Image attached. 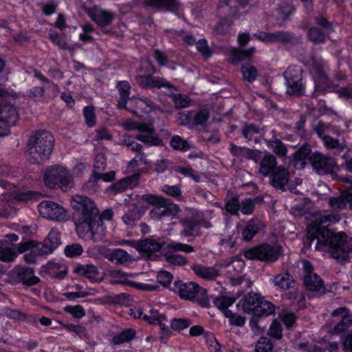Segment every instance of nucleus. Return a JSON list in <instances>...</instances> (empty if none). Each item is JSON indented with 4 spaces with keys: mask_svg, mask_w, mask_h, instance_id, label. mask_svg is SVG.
Wrapping results in <instances>:
<instances>
[{
    "mask_svg": "<svg viewBox=\"0 0 352 352\" xmlns=\"http://www.w3.org/2000/svg\"><path fill=\"white\" fill-rule=\"evenodd\" d=\"M136 202H133L129 204L127 210L122 217L123 221L126 225L132 226L134 222L138 221L140 218V214L138 210Z\"/></svg>",
    "mask_w": 352,
    "mask_h": 352,
    "instance_id": "nucleus-35",
    "label": "nucleus"
},
{
    "mask_svg": "<svg viewBox=\"0 0 352 352\" xmlns=\"http://www.w3.org/2000/svg\"><path fill=\"white\" fill-rule=\"evenodd\" d=\"M302 267L305 273L304 283L306 287L311 291H319L322 289V279L312 272V265L307 261H302Z\"/></svg>",
    "mask_w": 352,
    "mask_h": 352,
    "instance_id": "nucleus-14",
    "label": "nucleus"
},
{
    "mask_svg": "<svg viewBox=\"0 0 352 352\" xmlns=\"http://www.w3.org/2000/svg\"><path fill=\"white\" fill-rule=\"evenodd\" d=\"M254 51L255 49L254 47H251L244 51L233 49L230 51V58L233 63L244 60L251 57L254 53Z\"/></svg>",
    "mask_w": 352,
    "mask_h": 352,
    "instance_id": "nucleus-40",
    "label": "nucleus"
},
{
    "mask_svg": "<svg viewBox=\"0 0 352 352\" xmlns=\"http://www.w3.org/2000/svg\"><path fill=\"white\" fill-rule=\"evenodd\" d=\"M157 279L160 284L167 287L173 280V275L167 271H161L157 274Z\"/></svg>",
    "mask_w": 352,
    "mask_h": 352,
    "instance_id": "nucleus-60",
    "label": "nucleus"
},
{
    "mask_svg": "<svg viewBox=\"0 0 352 352\" xmlns=\"http://www.w3.org/2000/svg\"><path fill=\"white\" fill-rule=\"evenodd\" d=\"M148 118L153 119V116H148ZM122 126L126 131L138 130L139 134L135 135V138L148 146H157L162 143L150 121L148 123H137L131 120H126L123 122Z\"/></svg>",
    "mask_w": 352,
    "mask_h": 352,
    "instance_id": "nucleus-4",
    "label": "nucleus"
},
{
    "mask_svg": "<svg viewBox=\"0 0 352 352\" xmlns=\"http://www.w3.org/2000/svg\"><path fill=\"white\" fill-rule=\"evenodd\" d=\"M138 175H133L130 177H126L120 179L119 182L116 183L112 190L116 192H121L128 188H133L138 185Z\"/></svg>",
    "mask_w": 352,
    "mask_h": 352,
    "instance_id": "nucleus-30",
    "label": "nucleus"
},
{
    "mask_svg": "<svg viewBox=\"0 0 352 352\" xmlns=\"http://www.w3.org/2000/svg\"><path fill=\"white\" fill-rule=\"evenodd\" d=\"M316 74L314 76V80L316 82V89H320L324 88L328 83V78L327 75L319 69H316Z\"/></svg>",
    "mask_w": 352,
    "mask_h": 352,
    "instance_id": "nucleus-50",
    "label": "nucleus"
},
{
    "mask_svg": "<svg viewBox=\"0 0 352 352\" xmlns=\"http://www.w3.org/2000/svg\"><path fill=\"white\" fill-rule=\"evenodd\" d=\"M254 208V202L251 199H247L241 201V203H239V210H241L243 214H251Z\"/></svg>",
    "mask_w": 352,
    "mask_h": 352,
    "instance_id": "nucleus-64",
    "label": "nucleus"
},
{
    "mask_svg": "<svg viewBox=\"0 0 352 352\" xmlns=\"http://www.w3.org/2000/svg\"><path fill=\"white\" fill-rule=\"evenodd\" d=\"M135 198L138 199L137 204H140L141 201H145L149 204L155 205L162 203V198L161 197H157L153 195H144L142 197L135 195Z\"/></svg>",
    "mask_w": 352,
    "mask_h": 352,
    "instance_id": "nucleus-51",
    "label": "nucleus"
},
{
    "mask_svg": "<svg viewBox=\"0 0 352 352\" xmlns=\"http://www.w3.org/2000/svg\"><path fill=\"white\" fill-rule=\"evenodd\" d=\"M117 87L119 91V94L120 96V100L118 102V107L120 108H127L129 109V107H126V104L127 103V98L129 96L130 91V85L126 81H122L118 84Z\"/></svg>",
    "mask_w": 352,
    "mask_h": 352,
    "instance_id": "nucleus-38",
    "label": "nucleus"
},
{
    "mask_svg": "<svg viewBox=\"0 0 352 352\" xmlns=\"http://www.w3.org/2000/svg\"><path fill=\"white\" fill-rule=\"evenodd\" d=\"M71 205L75 210L73 219L79 237L95 242L102 241L106 234L102 219H111L112 210H105L100 216L95 204L89 198L78 195L72 197Z\"/></svg>",
    "mask_w": 352,
    "mask_h": 352,
    "instance_id": "nucleus-1",
    "label": "nucleus"
},
{
    "mask_svg": "<svg viewBox=\"0 0 352 352\" xmlns=\"http://www.w3.org/2000/svg\"><path fill=\"white\" fill-rule=\"evenodd\" d=\"M133 276L134 274H128L120 270L110 272V280L113 283L126 285L144 291H153L157 288V285L155 284L134 282L131 279Z\"/></svg>",
    "mask_w": 352,
    "mask_h": 352,
    "instance_id": "nucleus-10",
    "label": "nucleus"
},
{
    "mask_svg": "<svg viewBox=\"0 0 352 352\" xmlns=\"http://www.w3.org/2000/svg\"><path fill=\"white\" fill-rule=\"evenodd\" d=\"M89 15L93 21L101 27L109 25L116 16L113 12L98 8H94L91 10Z\"/></svg>",
    "mask_w": 352,
    "mask_h": 352,
    "instance_id": "nucleus-17",
    "label": "nucleus"
},
{
    "mask_svg": "<svg viewBox=\"0 0 352 352\" xmlns=\"http://www.w3.org/2000/svg\"><path fill=\"white\" fill-rule=\"evenodd\" d=\"M289 180V173L287 169L278 167L272 175L271 182L275 188H281L287 184Z\"/></svg>",
    "mask_w": 352,
    "mask_h": 352,
    "instance_id": "nucleus-29",
    "label": "nucleus"
},
{
    "mask_svg": "<svg viewBox=\"0 0 352 352\" xmlns=\"http://www.w3.org/2000/svg\"><path fill=\"white\" fill-rule=\"evenodd\" d=\"M131 315L135 318H142L144 320L148 322L150 324H157L160 325L162 330L168 329L167 319L163 314H160L155 309L150 310V316L145 314L142 312V310L139 308L131 309Z\"/></svg>",
    "mask_w": 352,
    "mask_h": 352,
    "instance_id": "nucleus-12",
    "label": "nucleus"
},
{
    "mask_svg": "<svg viewBox=\"0 0 352 352\" xmlns=\"http://www.w3.org/2000/svg\"><path fill=\"white\" fill-rule=\"evenodd\" d=\"M172 98L177 108H185L190 105V100L186 95L175 94Z\"/></svg>",
    "mask_w": 352,
    "mask_h": 352,
    "instance_id": "nucleus-58",
    "label": "nucleus"
},
{
    "mask_svg": "<svg viewBox=\"0 0 352 352\" xmlns=\"http://www.w3.org/2000/svg\"><path fill=\"white\" fill-rule=\"evenodd\" d=\"M267 145L278 155L283 156L287 153V148L280 141H270L268 142Z\"/></svg>",
    "mask_w": 352,
    "mask_h": 352,
    "instance_id": "nucleus-57",
    "label": "nucleus"
},
{
    "mask_svg": "<svg viewBox=\"0 0 352 352\" xmlns=\"http://www.w3.org/2000/svg\"><path fill=\"white\" fill-rule=\"evenodd\" d=\"M128 104L135 106L133 111L141 118H144L146 114L155 113L156 111L153 103L147 98H130Z\"/></svg>",
    "mask_w": 352,
    "mask_h": 352,
    "instance_id": "nucleus-16",
    "label": "nucleus"
},
{
    "mask_svg": "<svg viewBox=\"0 0 352 352\" xmlns=\"http://www.w3.org/2000/svg\"><path fill=\"white\" fill-rule=\"evenodd\" d=\"M76 274L84 276L92 282H97L102 280V275L97 267L92 264L76 265L74 268Z\"/></svg>",
    "mask_w": 352,
    "mask_h": 352,
    "instance_id": "nucleus-20",
    "label": "nucleus"
},
{
    "mask_svg": "<svg viewBox=\"0 0 352 352\" xmlns=\"http://www.w3.org/2000/svg\"><path fill=\"white\" fill-rule=\"evenodd\" d=\"M38 210L41 216L45 219L56 221H63L67 219L66 210L56 202L43 201L38 206Z\"/></svg>",
    "mask_w": 352,
    "mask_h": 352,
    "instance_id": "nucleus-9",
    "label": "nucleus"
},
{
    "mask_svg": "<svg viewBox=\"0 0 352 352\" xmlns=\"http://www.w3.org/2000/svg\"><path fill=\"white\" fill-rule=\"evenodd\" d=\"M173 290L182 298L192 300L197 294L199 286L194 282L182 283V281H175Z\"/></svg>",
    "mask_w": 352,
    "mask_h": 352,
    "instance_id": "nucleus-15",
    "label": "nucleus"
},
{
    "mask_svg": "<svg viewBox=\"0 0 352 352\" xmlns=\"http://www.w3.org/2000/svg\"><path fill=\"white\" fill-rule=\"evenodd\" d=\"M170 144L173 149L182 151H187L190 147L188 142L183 140L179 135L173 136L170 140Z\"/></svg>",
    "mask_w": 352,
    "mask_h": 352,
    "instance_id": "nucleus-46",
    "label": "nucleus"
},
{
    "mask_svg": "<svg viewBox=\"0 0 352 352\" xmlns=\"http://www.w3.org/2000/svg\"><path fill=\"white\" fill-rule=\"evenodd\" d=\"M235 299L232 297L221 296L216 298L214 304L219 309L223 311L225 315V311L229 310L228 307L234 304Z\"/></svg>",
    "mask_w": 352,
    "mask_h": 352,
    "instance_id": "nucleus-43",
    "label": "nucleus"
},
{
    "mask_svg": "<svg viewBox=\"0 0 352 352\" xmlns=\"http://www.w3.org/2000/svg\"><path fill=\"white\" fill-rule=\"evenodd\" d=\"M54 138L46 131L36 133L30 140L25 153L31 163H40L48 158L53 149Z\"/></svg>",
    "mask_w": 352,
    "mask_h": 352,
    "instance_id": "nucleus-3",
    "label": "nucleus"
},
{
    "mask_svg": "<svg viewBox=\"0 0 352 352\" xmlns=\"http://www.w3.org/2000/svg\"><path fill=\"white\" fill-rule=\"evenodd\" d=\"M287 92L290 95H300L303 93L301 80H295L293 83H287Z\"/></svg>",
    "mask_w": 352,
    "mask_h": 352,
    "instance_id": "nucleus-54",
    "label": "nucleus"
},
{
    "mask_svg": "<svg viewBox=\"0 0 352 352\" xmlns=\"http://www.w3.org/2000/svg\"><path fill=\"white\" fill-rule=\"evenodd\" d=\"M246 311H252L256 316H268L274 311V305L269 301L261 300H258L256 305H251Z\"/></svg>",
    "mask_w": 352,
    "mask_h": 352,
    "instance_id": "nucleus-26",
    "label": "nucleus"
},
{
    "mask_svg": "<svg viewBox=\"0 0 352 352\" xmlns=\"http://www.w3.org/2000/svg\"><path fill=\"white\" fill-rule=\"evenodd\" d=\"M224 316L229 319V323L231 325L243 326L245 322L244 317L234 314L230 310H226Z\"/></svg>",
    "mask_w": 352,
    "mask_h": 352,
    "instance_id": "nucleus-49",
    "label": "nucleus"
},
{
    "mask_svg": "<svg viewBox=\"0 0 352 352\" xmlns=\"http://www.w3.org/2000/svg\"><path fill=\"white\" fill-rule=\"evenodd\" d=\"M18 253L12 245L6 241H0V260L3 262H12L17 256Z\"/></svg>",
    "mask_w": 352,
    "mask_h": 352,
    "instance_id": "nucleus-32",
    "label": "nucleus"
},
{
    "mask_svg": "<svg viewBox=\"0 0 352 352\" xmlns=\"http://www.w3.org/2000/svg\"><path fill=\"white\" fill-rule=\"evenodd\" d=\"M281 252L282 248L279 245L263 244L245 250L244 256L248 259H256L258 261L273 263L277 261L281 254Z\"/></svg>",
    "mask_w": 352,
    "mask_h": 352,
    "instance_id": "nucleus-6",
    "label": "nucleus"
},
{
    "mask_svg": "<svg viewBox=\"0 0 352 352\" xmlns=\"http://www.w3.org/2000/svg\"><path fill=\"white\" fill-rule=\"evenodd\" d=\"M241 72L243 78L248 81H253L257 76V71L256 68L250 65H246L242 67Z\"/></svg>",
    "mask_w": 352,
    "mask_h": 352,
    "instance_id": "nucleus-53",
    "label": "nucleus"
},
{
    "mask_svg": "<svg viewBox=\"0 0 352 352\" xmlns=\"http://www.w3.org/2000/svg\"><path fill=\"white\" fill-rule=\"evenodd\" d=\"M332 316L341 317V320L334 328L335 331L337 333L344 331L352 323V316L349 314L348 310L344 307H340L334 310Z\"/></svg>",
    "mask_w": 352,
    "mask_h": 352,
    "instance_id": "nucleus-25",
    "label": "nucleus"
},
{
    "mask_svg": "<svg viewBox=\"0 0 352 352\" xmlns=\"http://www.w3.org/2000/svg\"><path fill=\"white\" fill-rule=\"evenodd\" d=\"M309 155V149L307 148H301L298 151H296L294 154V160L296 164H298L301 166H304L305 164V160L308 157Z\"/></svg>",
    "mask_w": 352,
    "mask_h": 352,
    "instance_id": "nucleus-56",
    "label": "nucleus"
},
{
    "mask_svg": "<svg viewBox=\"0 0 352 352\" xmlns=\"http://www.w3.org/2000/svg\"><path fill=\"white\" fill-rule=\"evenodd\" d=\"M254 36L263 42H285L289 38V34L280 32L276 33L259 32Z\"/></svg>",
    "mask_w": 352,
    "mask_h": 352,
    "instance_id": "nucleus-34",
    "label": "nucleus"
},
{
    "mask_svg": "<svg viewBox=\"0 0 352 352\" xmlns=\"http://www.w3.org/2000/svg\"><path fill=\"white\" fill-rule=\"evenodd\" d=\"M137 81L142 87L160 88L164 87L168 89H175V87L166 80L158 77H152L150 75L138 76Z\"/></svg>",
    "mask_w": 352,
    "mask_h": 352,
    "instance_id": "nucleus-19",
    "label": "nucleus"
},
{
    "mask_svg": "<svg viewBox=\"0 0 352 352\" xmlns=\"http://www.w3.org/2000/svg\"><path fill=\"white\" fill-rule=\"evenodd\" d=\"M206 342L208 349L210 352H219L221 346L217 341L214 336L212 333H208L206 336Z\"/></svg>",
    "mask_w": 352,
    "mask_h": 352,
    "instance_id": "nucleus-63",
    "label": "nucleus"
},
{
    "mask_svg": "<svg viewBox=\"0 0 352 352\" xmlns=\"http://www.w3.org/2000/svg\"><path fill=\"white\" fill-rule=\"evenodd\" d=\"M287 83H293L295 80H302V69L296 66H291L284 73Z\"/></svg>",
    "mask_w": 352,
    "mask_h": 352,
    "instance_id": "nucleus-41",
    "label": "nucleus"
},
{
    "mask_svg": "<svg viewBox=\"0 0 352 352\" xmlns=\"http://www.w3.org/2000/svg\"><path fill=\"white\" fill-rule=\"evenodd\" d=\"M19 119L16 108L10 104H0V136L9 134V128L14 126Z\"/></svg>",
    "mask_w": 352,
    "mask_h": 352,
    "instance_id": "nucleus-8",
    "label": "nucleus"
},
{
    "mask_svg": "<svg viewBox=\"0 0 352 352\" xmlns=\"http://www.w3.org/2000/svg\"><path fill=\"white\" fill-rule=\"evenodd\" d=\"M308 236L317 239L316 250L328 251L337 260H345L349 252L352 251V239L346 240L342 232L333 234L329 230L320 229L316 223L310 226Z\"/></svg>",
    "mask_w": 352,
    "mask_h": 352,
    "instance_id": "nucleus-2",
    "label": "nucleus"
},
{
    "mask_svg": "<svg viewBox=\"0 0 352 352\" xmlns=\"http://www.w3.org/2000/svg\"><path fill=\"white\" fill-rule=\"evenodd\" d=\"M310 161L314 168L318 173H335L340 170L333 158L319 153H314L310 157Z\"/></svg>",
    "mask_w": 352,
    "mask_h": 352,
    "instance_id": "nucleus-11",
    "label": "nucleus"
},
{
    "mask_svg": "<svg viewBox=\"0 0 352 352\" xmlns=\"http://www.w3.org/2000/svg\"><path fill=\"white\" fill-rule=\"evenodd\" d=\"M277 168L276 158L272 155H265L261 161L259 173L266 177L273 173Z\"/></svg>",
    "mask_w": 352,
    "mask_h": 352,
    "instance_id": "nucleus-27",
    "label": "nucleus"
},
{
    "mask_svg": "<svg viewBox=\"0 0 352 352\" xmlns=\"http://www.w3.org/2000/svg\"><path fill=\"white\" fill-rule=\"evenodd\" d=\"M179 212V208L175 204H168L167 206H157L153 208L150 212L151 217L155 219H165L168 217H175Z\"/></svg>",
    "mask_w": 352,
    "mask_h": 352,
    "instance_id": "nucleus-23",
    "label": "nucleus"
},
{
    "mask_svg": "<svg viewBox=\"0 0 352 352\" xmlns=\"http://www.w3.org/2000/svg\"><path fill=\"white\" fill-rule=\"evenodd\" d=\"M184 229L182 234L185 236H195L200 234L201 228L199 222L186 221L184 223Z\"/></svg>",
    "mask_w": 352,
    "mask_h": 352,
    "instance_id": "nucleus-42",
    "label": "nucleus"
},
{
    "mask_svg": "<svg viewBox=\"0 0 352 352\" xmlns=\"http://www.w3.org/2000/svg\"><path fill=\"white\" fill-rule=\"evenodd\" d=\"M274 286L285 289L291 287L294 284V280L288 273H280L276 276L272 280Z\"/></svg>",
    "mask_w": 352,
    "mask_h": 352,
    "instance_id": "nucleus-37",
    "label": "nucleus"
},
{
    "mask_svg": "<svg viewBox=\"0 0 352 352\" xmlns=\"http://www.w3.org/2000/svg\"><path fill=\"white\" fill-rule=\"evenodd\" d=\"M193 272L197 276L206 279L212 280L219 275V271L214 267H207L201 265H194L192 267Z\"/></svg>",
    "mask_w": 352,
    "mask_h": 352,
    "instance_id": "nucleus-28",
    "label": "nucleus"
},
{
    "mask_svg": "<svg viewBox=\"0 0 352 352\" xmlns=\"http://www.w3.org/2000/svg\"><path fill=\"white\" fill-rule=\"evenodd\" d=\"M135 336V332L131 329H127L120 333L118 336L114 338L116 344L122 343L131 340Z\"/></svg>",
    "mask_w": 352,
    "mask_h": 352,
    "instance_id": "nucleus-62",
    "label": "nucleus"
},
{
    "mask_svg": "<svg viewBox=\"0 0 352 352\" xmlns=\"http://www.w3.org/2000/svg\"><path fill=\"white\" fill-rule=\"evenodd\" d=\"M149 162L146 156L143 153H138L131 161L129 162V168H135L142 165H148Z\"/></svg>",
    "mask_w": 352,
    "mask_h": 352,
    "instance_id": "nucleus-47",
    "label": "nucleus"
},
{
    "mask_svg": "<svg viewBox=\"0 0 352 352\" xmlns=\"http://www.w3.org/2000/svg\"><path fill=\"white\" fill-rule=\"evenodd\" d=\"M272 344L271 341L266 338H262L256 344V352H272Z\"/></svg>",
    "mask_w": 352,
    "mask_h": 352,
    "instance_id": "nucleus-55",
    "label": "nucleus"
},
{
    "mask_svg": "<svg viewBox=\"0 0 352 352\" xmlns=\"http://www.w3.org/2000/svg\"><path fill=\"white\" fill-rule=\"evenodd\" d=\"M10 274L13 278H16L18 281L29 286L36 285L40 280L39 278L34 275V270L32 268L21 265L14 267L10 272Z\"/></svg>",
    "mask_w": 352,
    "mask_h": 352,
    "instance_id": "nucleus-13",
    "label": "nucleus"
},
{
    "mask_svg": "<svg viewBox=\"0 0 352 352\" xmlns=\"http://www.w3.org/2000/svg\"><path fill=\"white\" fill-rule=\"evenodd\" d=\"M45 184L50 188L58 187L64 191L74 186V180L66 168L62 166L51 167L45 171Z\"/></svg>",
    "mask_w": 352,
    "mask_h": 352,
    "instance_id": "nucleus-5",
    "label": "nucleus"
},
{
    "mask_svg": "<svg viewBox=\"0 0 352 352\" xmlns=\"http://www.w3.org/2000/svg\"><path fill=\"white\" fill-rule=\"evenodd\" d=\"M265 225L259 219H252L247 222L241 231L242 238L245 241H250L256 233L262 230Z\"/></svg>",
    "mask_w": 352,
    "mask_h": 352,
    "instance_id": "nucleus-22",
    "label": "nucleus"
},
{
    "mask_svg": "<svg viewBox=\"0 0 352 352\" xmlns=\"http://www.w3.org/2000/svg\"><path fill=\"white\" fill-rule=\"evenodd\" d=\"M60 244V236L59 232L52 229L44 241L42 248H37L41 254L52 253Z\"/></svg>",
    "mask_w": 352,
    "mask_h": 352,
    "instance_id": "nucleus-21",
    "label": "nucleus"
},
{
    "mask_svg": "<svg viewBox=\"0 0 352 352\" xmlns=\"http://www.w3.org/2000/svg\"><path fill=\"white\" fill-rule=\"evenodd\" d=\"M340 217L339 214H333L331 212H324L322 214H320V217L316 218L310 224V226L308 227L307 232H309V229L310 226H311L315 223H316L318 225V227L320 229H323V228H324V229L327 230L326 228L327 226H329L331 225L332 223H335L336 222H338L340 221ZM307 239L310 242L309 245H311V243L314 242V241H316V245H317V242L318 241H317L316 239H311V238H309V236H307ZM316 246V245H315V247Z\"/></svg>",
    "mask_w": 352,
    "mask_h": 352,
    "instance_id": "nucleus-18",
    "label": "nucleus"
},
{
    "mask_svg": "<svg viewBox=\"0 0 352 352\" xmlns=\"http://www.w3.org/2000/svg\"><path fill=\"white\" fill-rule=\"evenodd\" d=\"M37 197V194L34 192L28 190L22 192L14 195V199L19 201L27 202L31 200H34Z\"/></svg>",
    "mask_w": 352,
    "mask_h": 352,
    "instance_id": "nucleus-61",
    "label": "nucleus"
},
{
    "mask_svg": "<svg viewBox=\"0 0 352 352\" xmlns=\"http://www.w3.org/2000/svg\"><path fill=\"white\" fill-rule=\"evenodd\" d=\"M109 259L116 264H123L133 260V258L122 249H116L109 255Z\"/></svg>",
    "mask_w": 352,
    "mask_h": 352,
    "instance_id": "nucleus-39",
    "label": "nucleus"
},
{
    "mask_svg": "<svg viewBox=\"0 0 352 352\" xmlns=\"http://www.w3.org/2000/svg\"><path fill=\"white\" fill-rule=\"evenodd\" d=\"M146 3L154 8L168 11H175L179 7L177 0H146Z\"/></svg>",
    "mask_w": 352,
    "mask_h": 352,
    "instance_id": "nucleus-31",
    "label": "nucleus"
},
{
    "mask_svg": "<svg viewBox=\"0 0 352 352\" xmlns=\"http://www.w3.org/2000/svg\"><path fill=\"white\" fill-rule=\"evenodd\" d=\"M181 117H185L188 122H192L195 124H202L206 122L208 118V113L206 110H202L198 113L187 112L181 113Z\"/></svg>",
    "mask_w": 352,
    "mask_h": 352,
    "instance_id": "nucleus-36",
    "label": "nucleus"
},
{
    "mask_svg": "<svg viewBox=\"0 0 352 352\" xmlns=\"http://www.w3.org/2000/svg\"><path fill=\"white\" fill-rule=\"evenodd\" d=\"M95 294L96 290L94 289L89 288L85 289L84 291L66 292L65 294V296L70 300H73L75 298H85L89 296L94 295Z\"/></svg>",
    "mask_w": 352,
    "mask_h": 352,
    "instance_id": "nucleus-48",
    "label": "nucleus"
},
{
    "mask_svg": "<svg viewBox=\"0 0 352 352\" xmlns=\"http://www.w3.org/2000/svg\"><path fill=\"white\" fill-rule=\"evenodd\" d=\"M165 248H171L173 250L181 251L186 253L194 252V248L187 244L174 241L161 243L153 239H146L140 243V245H137V250L146 253L155 252Z\"/></svg>",
    "mask_w": 352,
    "mask_h": 352,
    "instance_id": "nucleus-7",
    "label": "nucleus"
},
{
    "mask_svg": "<svg viewBox=\"0 0 352 352\" xmlns=\"http://www.w3.org/2000/svg\"><path fill=\"white\" fill-rule=\"evenodd\" d=\"M64 310L76 318H82L85 316V311L81 305H67Z\"/></svg>",
    "mask_w": 352,
    "mask_h": 352,
    "instance_id": "nucleus-52",
    "label": "nucleus"
},
{
    "mask_svg": "<svg viewBox=\"0 0 352 352\" xmlns=\"http://www.w3.org/2000/svg\"><path fill=\"white\" fill-rule=\"evenodd\" d=\"M83 252V249L80 244L74 243L66 246L65 253L68 257H75L80 255Z\"/></svg>",
    "mask_w": 352,
    "mask_h": 352,
    "instance_id": "nucleus-59",
    "label": "nucleus"
},
{
    "mask_svg": "<svg viewBox=\"0 0 352 352\" xmlns=\"http://www.w3.org/2000/svg\"><path fill=\"white\" fill-rule=\"evenodd\" d=\"M83 116L87 125L93 127L96 125V113L95 109L92 106H87L84 108Z\"/></svg>",
    "mask_w": 352,
    "mask_h": 352,
    "instance_id": "nucleus-45",
    "label": "nucleus"
},
{
    "mask_svg": "<svg viewBox=\"0 0 352 352\" xmlns=\"http://www.w3.org/2000/svg\"><path fill=\"white\" fill-rule=\"evenodd\" d=\"M176 250H173V252L169 251L165 253L164 256L166 260L169 263L174 265H184L187 263V260L186 258L175 253Z\"/></svg>",
    "mask_w": 352,
    "mask_h": 352,
    "instance_id": "nucleus-44",
    "label": "nucleus"
},
{
    "mask_svg": "<svg viewBox=\"0 0 352 352\" xmlns=\"http://www.w3.org/2000/svg\"><path fill=\"white\" fill-rule=\"evenodd\" d=\"M329 205L334 209H344L352 206V187L343 192L339 197L329 199Z\"/></svg>",
    "mask_w": 352,
    "mask_h": 352,
    "instance_id": "nucleus-24",
    "label": "nucleus"
},
{
    "mask_svg": "<svg viewBox=\"0 0 352 352\" xmlns=\"http://www.w3.org/2000/svg\"><path fill=\"white\" fill-rule=\"evenodd\" d=\"M11 195L2 194L0 196V217H10L16 213V209L11 205Z\"/></svg>",
    "mask_w": 352,
    "mask_h": 352,
    "instance_id": "nucleus-33",
    "label": "nucleus"
}]
</instances>
